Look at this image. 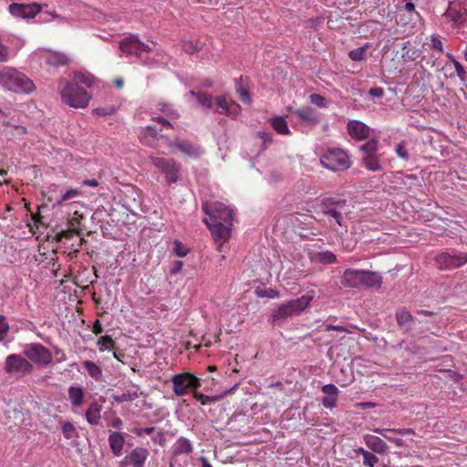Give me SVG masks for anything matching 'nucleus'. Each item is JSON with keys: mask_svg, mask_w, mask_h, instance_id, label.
Returning <instances> with one entry per match:
<instances>
[{"mask_svg": "<svg viewBox=\"0 0 467 467\" xmlns=\"http://www.w3.org/2000/svg\"><path fill=\"white\" fill-rule=\"evenodd\" d=\"M202 210L208 216L203 221L217 244V250L222 253L223 252V244L228 242L231 236L234 211L217 201L203 202Z\"/></svg>", "mask_w": 467, "mask_h": 467, "instance_id": "1", "label": "nucleus"}, {"mask_svg": "<svg viewBox=\"0 0 467 467\" xmlns=\"http://www.w3.org/2000/svg\"><path fill=\"white\" fill-rule=\"evenodd\" d=\"M0 85L13 92L30 93L35 85L25 74L14 67H5L0 70Z\"/></svg>", "mask_w": 467, "mask_h": 467, "instance_id": "2", "label": "nucleus"}, {"mask_svg": "<svg viewBox=\"0 0 467 467\" xmlns=\"http://www.w3.org/2000/svg\"><path fill=\"white\" fill-rule=\"evenodd\" d=\"M320 211L327 218L331 227L345 226L348 208L344 199L328 197L322 200Z\"/></svg>", "mask_w": 467, "mask_h": 467, "instance_id": "3", "label": "nucleus"}, {"mask_svg": "<svg viewBox=\"0 0 467 467\" xmlns=\"http://www.w3.org/2000/svg\"><path fill=\"white\" fill-rule=\"evenodd\" d=\"M59 93L62 101L75 109H85L91 99V95L83 87L68 84L67 79L59 81Z\"/></svg>", "mask_w": 467, "mask_h": 467, "instance_id": "4", "label": "nucleus"}, {"mask_svg": "<svg viewBox=\"0 0 467 467\" xmlns=\"http://www.w3.org/2000/svg\"><path fill=\"white\" fill-rule=\"evenodd\" d=\"M313 296L310 295H304L296 299L290 300L282 304L272 315V323L279 324L288 317L299 315L302 313L311 303Z\"/></svg>", "mask_w": 467, "mask_h": 467, "instance_id": "5", "label": "nucleus"}, {"mask_svg": "<svg viewBox=\"0 0 467 467\" xmlns=\"http://www.w3.org/2000/svg\"><path fill=\"white\" fill-rule=\"evenodd\" d=\"M323 167L333 171H343L350 168L351 160L348 154L339 148H330L320 155Z\"/></svg>", "mask_w": 467, "mask_h": 467, "instance_id": "6", "label": "nucleus"}, {"mask_svg": "<svg viewBox=\"0 0 467 467\" xmlns=\"http://www.w3.org/2000/svg\"><path fill=\"white\" fill-rule=\"evenodd\" d=\"M362 152L361 161L363 165L371 171H379L382 170L380 164L381 155L378 154L379 140L372 138L359 148Z\"/></svg>", "mask_w": 467, "mask_h": 467, "instance_id": "7", "label": "nucleus"}, {"mask_svg": "<svg viewBox=\"0 0 467 467\" xmlns=\"http://www.w3.org/2000/svg\"><path fill=\"white\" fill-rule=\"evenodd\" d=\"M150 163L163 173L168 183H175L179 180L181 166L173 159L150 156Z\"/></svg>", "mask_w": 467, "mask_h": 467, "instance_id": "8", "label": "nucleus"}, {"mask_svg": "<svg viewBox=\"0 0 467 467\" xmlns=\"http://www.w3.org/2000/svg\"><path fill=\"white\" fill-rule=\"evenodd\" d=\"M171 383L173 385V392L177 396H183L187 394L190 389H197L201 387L200 379L190 372L173 375Z\"/></svg>", "mask_w": 467, "mask_h": 467, "instance_id": "9", "label": "nucleus"}, {"mask_svg": "<svg viewBox=\"0 0 467 467\" xmlns=\"http://www.w3.org/2000/svg\"><path fill=\"white\" fill-rule=\"evenodd\" d=\"M24 355L27 359L42 366L49 365L53 361L51 351L40 343L26 345L24 349Z\"/></svg>", "mask_w": 467, "mask_h": 467, "instance_id": "10", "label": "nucleus"}, {"mask_svg": "<svg viewBox=\"0 0 467 467\" xmlns=\"http://www.w3.org/2000/svg\"><path fill=\"white\" fill-rule=\"evenodd\" d=\"M5 370L7 374L26 375L33 370L32 364L20 355L11 354L7 356L5 364Z\"/></svg>", "mask_w": 467, "mask_h": 467, "instance_id": "11", "label": "nucleus"}, {"mask_svg": "<svg viewBox=\"0 0 467 467\" xmlns=\"http://www.w3.org/2000/svg\"><path fill=\"white\" fill-rule=\"evenodd\" d=\"M434 260L441 270H451L466 264L467 254H451L449 253H441L435 256Z\"/></svg>", "mask_w": 467, "mask_h": 467, "instance_id": "12", "label": "nucleus"}, {"mask_svg": "<svg viewBox=\"0 0 467 467\" xmlns=\"http://www.w3.org/2000/svg\"><path fill=\"white\" fill-rule=\"evenodd\" d=\"M41 9L42 6L37 3L27 5L13 3L9 5V12L12 16L26 19L34 18Z\"/></svg>", "mask_w": 467, "mask_h": 467, "instance_id": "13", "label": "nucleus"}, {"mask_svg": "<svg viewBox=\"0 0 467 467\" xmlns=\"http://www.w3.org/2000/svg\"><path fill=\"white\" fill-rule=\"evenodd\" d=\"M39 57L47 65L51 67H63L70 62V58L67 54L54 50H41Z\"/></svg>", "mask_w": 467, "mask_h": 467, "instance_id": "14", "label": "nucleus"}, {"mask_svg": "<svg viewBox=\"0 0 467 467\" xmlns=\"http://www.w3.org/2000/svg\"><path fill=\"white\" fill-rule=\"evenodd\" d=\"M168 146L170 148L175 146L178 150L190 158H197L202 154V149L199 145L186 140H175L174 141L169 140Z\"/></svg>", "mask_w": 467, "mask_h": 467, "instance_id": "15", "label": "nucleus"}, {"mask_svg": "<svg viewBox=\"0 0 467 467\" xmlns=\"http://www.w3.org/2000/svg\"><path fill=\"white\" fill-rule=\"evenodd\" d=\"M348 135L355 140H364L369 137L370 129L360 120L352 119L347 124Z\"/></svg>", "mask_w": 467, "mask_h": 467, "instance_id": "16", "label": "nucleus"}, {"mask_svg": "<svg viewBox=\"0 0 467 467\" xmlns=\"http://www.w3.org/2000/svg\"><path fill=\"white\" fill-rule=\"evenodd\" d=\"M149 452L146 449L137 447L132 450L121 462V465L130 464L132 467H143Z\"/></svg>", "mask_w": 467, "mask_h": 467, "instance_id": "17", "label": "nucleus"}, {"mask_svg": "<svg viewBox=\"0 0 467 467\" xmlns=\"http://www.w3.org/2000/svg\"><path fill=\"white\" fill-rule=\"evenodd\" d=\"M361 272L362 270H356L352 268L346 269L341 277L342 285L348 288H358L362 286Z\"/></svg>", "mask_w": 467, "mask_h": 467, "instance_id": "18", "label": "nucleus"}, {"mask_svg": "<svg viewBox=\"0 0 467 467\" xmlns=\"http://www.w3.org/2000/svg\"><path fill=\"white\" fill-rule=\"evenodd\" d=\"M83 219V215L78 213V212H75L73 217L69 221L70 229L66 231H61L57 235V240L61 241L62 239H69L72 238L74 234L81 235L82 230L78 227L80 224V221Z\"/></svg>", "mask_w": 467, "mask_h": 467, "instance_id": "19", "label": "nucleus"}, {"mask_svg": "<svg viewBox=\"0 0 467 467\" xmlns=\"http://www.w3.org/2000/svg\"><path fill=\"white\" fill-rule=\"evenodd\" d=\"M119 48L128 55H135L140 57V39L137 36L131 35L124 37L119 41Z\"/></svg>", "mask_w": 467, "mask_h": 467, "instance_id": "20", "label": "nucleus"}, {"mask_svg": "<svg viewBox=\"0 0 467 467\" xmlns=\"http://www.w3.org/2000/svg\"><path fill=\"white\" fill-rule=\"evenodd\" d=\"M364 442L366 446L374 453L385 454L388 451L387 443L378 436L371 434L364 435Z\"/></svg>", "mask_w": 467, "mask_h": 467, "instance_id": "21", "label": "nucleus"}, {"mask_svg": "<svg viewBox=\"0 0 467 467\" xmlns=\"http://www.w3.org/2000/svg\"><path fill=\"white\" fill-rule=\"evenodd\" d=\"M421 53L416 43L406 41L402 45L400 57L404 62L408 63L415 61Z\"/></svg>", "mask_w": 467, "mask_h": 467, "instance_id": "22", "label": "nucleus"}, {"mask_svg": "<svg viewBox=\"0 0 467 467\" xmlns=\"http://www.w3.org/2000/svg\"><path fill=\"white\" fill-rule=\"evenodd\" d=\"M322 392L326 395L322 404L327 409H333L337 406L338 389L334 384H327L322 387Z\"/></svg>", "mask_w": 467, "mask_h": 467, "instance_id": "23", "label": "nucleus"}, {"mask_svg": "<svg viewBox=\"0 0 467 467\" xmlns=\"http://www.w3.org/2000/svg\"><path fill=\"white\" fill-rule=\"evenodd\" d=\"M301 120L306 121L312 125L319 122V117L316 109L310 107L297 109L293 111Z\"/></svg>", "mask_w": 467, "mask_h": 467, "instance_id": "24", "label": "nucleus"}, {"mask_svg": "<svg viewBox=\"0 0 467 467\" xmlns=\"http://www.w3.org/2000/svg\"><path fill=\"white\" fill-rule=\"evenodd\" d=\"M94 82L95 78L92 75L83 72H75L72 78L67 80L68 84H76V87H83L84 88L92 87Z\"/></svg>", "mask_w": 467, "mask_h": 467, "instance_id": "25", "label": "nucleus"}, {"mask_svg": "<svg viewBox=\"0 0 467 467\" xmlns=\"http://www.w3.org/2000/svg\"><path fill=\"white\" fill-rule=\"evenodd\" d=\"M192 451L193 446L192 442L184 437H180L172 446L171 454L188 456Z\"/></svg>", "mask_w": 467, "mask_h": 467, "instance_id": "26", "label": "nucleus"}, {"mask_svg": "<svg viewBox=\"0 0 467 467\" xmlns=\"http://www.w3.org/2000/svg\"><path fill=\"white\" fill-rule=\"evenodd\" d=\"M109 443L112 453L115 456H119L123 450L125 438L122 433L114 431L109 437Z\"/></svg>", "mask_w": 467, "mask_h": 467, "instance_id": "27", "label": "nucleus"}, {"mask_svg": "<svg viewBox=\"0 0 467 467\" xmlns=\"http://www.w3.org/2000/svg\"><path fill=\"white\" fill-rule=\"evenodd\" d=\"M238 105L232 100H228L225 97H217L214 99L215 112L220 114H230L233 108H237Z\"/></svg>", "mask_w": 467, "mask_h": 467, "instance_id": "28", "label": "nucleus"}, {"mask_svg": "<svg viewBox=\"0 0 467 467\" xmlns=\"http://www.w3.org/2000/svg\"><path fill=\"white\" fill-rule=\"evenodd\" d=\"M361 276L362 286L379 287L382 284V277L376 272L362 270Z\"/></svg>", "mask_w": 467, "mask_h": 467, "instance_id": "29", "label": "nucleus"}, {"mask_svg": "<svg viewBox=\"0 0 467 467\" xmlns=\"http://www.w3.org/2000/svg\"><path fill=\"white\" fill-rule=\"evenodd\" d=\"M68 400L73 408H79L84 403V390L81 387L70 386L68 388Z\"/></svg>", "mask_w": 467, "mask_h": 467, "instance_id": "30", "label": "nucleus"}, {"mask_svg": "<svg viewBox=\"0 0 467 467\" xmlns=\"http://www.w3.org/2000/svg\"><path fill=\"white\" fill-rule=\"evenodd\" d=\"M101 405L94 401L89 404L86 411V419L91 425H98L100 420Z\"/></svg>", "mask_w": 467, "mask_h": 467, "instance_id": "31", "label": "nucleus"}, {"mask_svg": "<svg viewBox=\"0 0 467 467\" xmlns=\"http://www.w3.org/2000/svg\"><path fill=\"white\" fill-rule=\"evenodd\" d=\"M269 122L273 129L281 135H289L290 130L287 122L283 117L275 116L269 119Z\"/></svg>", "mask_w": 467, "mask_h": 467, "instance_id": "32", "label": "nucleus"}, {"mask_svg": "<svg viewBox=\"0 0 467 467\" xmlns=\"http://www.w3.org/2000/svg\"><path fill=\"white\" fill-rule=\"evenodd\" d=\"M190 95L197 99L202 106L213 109L214 108V99L212 95L204 92L190 91Z\"/></svg>", "mask_w": 467, "mask_h": 467, "instance_id": "33", "label": "nucleus"}, {"mask_svg": "<svg viewBox=\"0 0 467 467\" xmlns=\"http://www.w3.org/2000/svg\"><path fill=\"white\" fill-rule=\"evenodd\" d=\"M83 367L86 368L89 377L95 380H99L102 377L101 368L93 361L86 360L83 363Z\"/></svg>", "mask_w": 467, "mask_h": 467, "instance_id": "34", "label": "nucleus"}, {"mask_svg": "<svg viewBox=\"0 0 467 467\" xmlns=\"http://www.w3.org/2000/svg\"><path fill=\"white\" fill-rule=\"evenodd\" d=\"M392 430L393 429H389V428H374L372 431L375 432V433H378L379 435H381L383 438H385L386 440H388L389 441L392 442L395 446L397 447H403L405 444H404V441L402 439L400 438H389V433H392Z\"/></svg>", "mask_w": 467, "mask_h": 467, "instance_id": "35", "label": "nucleus"}, {"mask_svg": "<svg viewBox=\"0 0 467 467\" xmlns=\"http://www.w3.org/2000/svg\"><path fill=\"white\" fill-rule=\"evenodd\" d=\"M158 137H159V132H158L157 129L150 125L141 128V130H140V133H139V138H140V141H142L144 143H148L149 139H150V138L157 139Z\"/></svg>", "mask_w": 467, "mask_h": 467, "instance_id": "36", "label": "nucleus"}, {"mask_svg": "<svg viewBox=\"0 0 467 467\" xmlns=\"http://www.w3.org/2000/svg\"><path fill=\"white\" fill-rule=\"evenodd\" d=\"M314 260L321 264L330 265L336 263L337 257L332 252L325 251L316 254Z\"/></svg>", "mask_w": 467, "mask_h": 467, "instance_id": "37", "label": "nucleus"}, {"mask_svg": "<svg viewBox=\"0 0 467 467\" xmlns=\"http://www.w3.org/2000/svg\"><path fill=\"white\" fill-rule=\"evenodd\" d=\"M396 319L399 326L405 327L413 321V317L408 310L401 309L397 311Z\"/></svg>", "mask_w": 467, "mask_h": 467, "instance_id": "38", "label": "nucleus"}, {"mask_svg": "<svg viewBox=\"0 0 467 467\" xmlns=\"http://www.w3.org/2000/svg\"><path fill=\"white\" fill-rule=\"evenodd\" d=\"M182 48L188 54H194L202 50V45L199 41L184 40L182 44Z\"/></svg>", "mask_w": 467, "mask_h": 467, "instance_id": "39", "label": "nucleus"}, {"mask_svg": "<svg viewBox=\"0 0 467 467\" xmlns=\"http://www.w3.org/2000/svg\"><path fill=\"white\" fill-rule=\"evenodd\" d=\"M114 340L109 336H102L98 339L97 345L100 352L111 349L114 347Z\"/></svg>", "mask_w": 467, "mask_h": 467, "instance_id": "40", "label": "nucleus"}, {"mask_svg": "<svg viewBox=\"0 0 467 467\" xmlns=\"http://www.w3.org/2000/svg\"><path fill=\"white\" fill-rule=\"evenodd\" d=\"M188 465V458L186 455L171 454L170 467H186Z\"/></svg>", "mask_w": 467, "mask_h": 467, "instance_id": "41", "label": "nucleus"}, {"mask_svg": "<svg viewBox=\"0 0 467 467\" xmlns=\"http://www.w3.org/2000/svg\"><path fill=\"white\" fill-rule=\"evenodd\" d=\"M367 47H361L349 51L348 57L353 61H363L366 57Z\"/></svg>", "mask_w": 467, "mask_h": 467, "instance_id": "42", "label": "nucleus"}, {"mask_svg": "<svg viewBox=\"0 0 467 467\" xmlns=\"http://www.w3.org/2000/svg\"><path fill=\"white\" fill-rule=\"evenodd\" d=\"M138 398V393L136 391H127L122 393L121 395L113 396V400L117 403H122L125 401H133Z\"/></svg>", "mask_w": 467, "mask_h": 467, "instance_id": "43", "label": "nucleus"}, {"mask_svg": "<svg viewBox=\"0 0 467 467\" xmlns=\"http://www.w3.org/2000/svg\"><path fill=\"white\" fill-rule=\"evenodd\" d=\"M430 48L436 50L440 53L443 52V44L441 36L438 35H431L430 36V42L428 43Z\"/></svg>", "mask_w": 467, "mask_h": 467, "instance_id": "44", "label": "nucleus"}, {"mask_svg": "<svg viewBox=\"0 0 467 467\" xmlns=\"http://www.w3.org/2000/svg\"><path fill=\"white\" fill-rule=\"evenodd\" d=\"M193 397L196 400H198L202 405H206L209 402H214L220 400L218 396H207L202 393L194 391Z\"/></svg>", "mask_w": 467, "mask_h": 467, "instance_id": "45", "label": "nucleus"}, {"mask_svg": "<svg viewBox=\"0 0 467 467\" xmlns=\"http://www.w3.org/2000/svg\"><path fill=\"white\" fill-rule=\"evenodd\" d=\"M62 433L67 440L73 439L78 435L75 426L71 422H66L62 426Z\"/></svg>", "mask_w": 467, "mask_h": 467, "instance_id": "46", "label": "nucleus"}, {"mask_svg": "<svg viewBox=\"0 0 467 467\" xmlns=\"http://www.w3.org/2000/svg\"><path fill=\"white\" fill-rule=\"evenodd\" d=\"M309 99L312 104L319 108H326L327 106V99L322 95L311 94Z\"/></svg>", "mask_w": 467, "mask_h": 467, "instance_id": "47", "label": "nucleus"}, {"mask_svg": "<svg viewBox=\"0 0 467 467\" xmlns=\"http://www.w3.org/2000/svg\"><path fill=\"white\" fill-rule=\"evenodd\" d=\"M395 152L402 160L408 161L410 158L409 152L406 149V143L404 141H401L396 145Z\"/></svg>", "mask_w": 467, "mask_h": 467, "instance_id": "48", "label": "nucleus"}, {"mask_svg": "<svg viewBox=\"0 0 467 467\" xmlns=\"http://www.w3.org/2000/svg\"><path fill=\"white\" fill-rule=\"evenodd\" d=\"M363 464L368 467H374L379 462V458L373 453L368 451L364 454Z\"/></svg>", "mask_w": 467, "mask_h": 467, "instance_id": "49", "label": "nucleus"}, {"mask_svg": "<svg viewBox=\"0 0 467 467\" xmlns=\"http://www.w3.org/2000/svg\"><path fill=\"white\" fill-rule=\"evenodd\" d=\"M9 330V325L5 316L0 315V342L3 341Z\"/></svg>", "mask_w": 467, "mask_h": 467, "instance_id": "50", "label": "nucleus"}, {"mask_svg": "<svg viewBox=\"0 0 467 467\" xmlns=\"http://www.w3.org/2000/svg\"><path fill=\"white\" fill-rule=\"evenodd\" d=\"M115 110L116 109L114 107H109V108L99 107V108L94 109L92 112H93V115L101 117V116H107V115L113 114L115 112Z\"/></svg>", "mask_w": 467, "mask_h": 467, "instance_id": "51", "label": "nucleus"}, {"mask_svg": "<svg viewBox=\"0 0 467 467\" xmlns=\"http://www.w3.org/2000/svg\"><path fill=\"white\" fill-rule=\"evenodd\" d=\"M160 109L162 112H164L167 116L173 118V119H178L180 116V114L177 112V110H175L170 105H167V104H162L161 108H160Z\"/></svg>", "mask_w": 467, "mask_h": 467, "instance_id": "52", "label": "nucleus"}, {"mask_svg": "<svg viewBox=\"0 0 467 467\" xmlns=\"http://www.w3.org/2000/svg\"><path fill=\"white\" fill-rule=\"evenodd\" d=\"M150 436H151L152 441L156 444H160L161 446L164 445L166 440H165V437H164V434L162 433V431H157L155 429V433L150 434Z\"/></svg>", "mask_w": 467, "mask_h": 467, "instance_id": "53", "label": "nucleus"}, {"mask_svg": "<svg viewBox=\"0 0 467 467\" xmlns=\"http://www.w3.org/2000/svg\"><path fill=\"white\" fill-rule=\"evenodd\" d=\"M174 253L179 257H183L187 254V249L183 246V244L181 242L175 241L174 242Z\"/></svg>", "mask_w": 467, "mask_h": 467, "instance_id": "54", "label": "nucleus"}, {"mask_svg": "<svg viewBox=\"0 0 467 467\" xmlns=\"http://www.w3.org/2000/svg\"><path fill=\"white\" fill-rule=\"evenodd\" d=\"M237 92L239 94V98L240 99L244 102V103H247L249 104L251 102V98H250V95H249V92L244 89V88L242 87H239L237 88Z\"/></svg>", "mask_w": 467, "mask_h": 467, "instance_id": "55", "label": "nucleus"}, {"mask_svg": "<svg viewBox=\"0 0 467 467\" xmlns=\"http://www.w3.org/2000/svg\"><path fill=\"white\" fill-rule=\"evenodd\" d=\"M453 66L455 67L456 74L460 78V79L465 80L466 71L464 67L462 66V64L459 61H454Z\"/></svg>", "mask_w": 467, "mask_h": 467, "instance_id": "56", "label": "nucleus"}, {"mask_svg": "<svg viewBox=\"0 0 467 467\" xmlns=\"http://www.w3.org/2000/svg\"><path fill=\"white\" fill-rule=\"evenodd\" d=\"M134 433L137 436L150 435L152 433H155V428L148 427V428L135 429Z\"/></svg>", "mask_w": 467, "mask_h": 467, "instance_id": "57", "label": "nucleus"}, {"mask_svg": "<svg viewBox=\"0 0 467 467\" xmlns=\"http://www.w3.org/2000/svg\"><path fill=\"white\" fill-rule=\"evenodd\" d=\"M260 137L263 140V146L265 148L268 147L273 142V136L269 132H262L260 133Z\"/></svg>", "mask_w": 467, "mask_h": 467, "instance_id": "58", "label": "nucleus"}, {"mask_svg": "<svg viewBox=\"0 0 467 467\" xmlns=\"http://www.w3.org/2000/svg\"><path fill=\"white\" fill-rule=\"evenodd\" d=\"M368 94L373 98H382L384 96V89L382 88H372L369 89Z\"/></svg>", "mask_w": 467, "mask_h": 467, "instance_id": "59", "label": "nucleus"}, {"mask_svg": "<svg viewBox=\"0 0 467 467\" xmlns=\"http://www.w3.org/2000/svg\"><path fill=\"white\" fill-rule=\"evenodd\" d=\"M152 120H155L158 123L161 124V126L165 129H173L172 124L162 117L153 118Z\"/></svg>", "mask_w": 467, "mask_h": 467, "instance_id": "60", "label": "nucleus"}, {"mask_svg": "<svg viewBox=\"0 0 467 467\" xmlns=\"http://www.w3.org/2000/svg\"><path fill=\"white\" fill-rule=\"evenodd\" d=\"M183 263L182 261H175L172 267L170 270L171 275H177L182 268Z\"/></svg>", "mask_w": 467, "mask_h": 467, "instance_id": "61", "label": "nucleus"}, {"mask_svg": "<svg viewBox=\"0 0 467 467\" xmlns=\"http://www.w3.org/2000/svg\"><path fill=\"white\" fill-rule=\"evenodd\" d=\"M392 433H399L400 435H410L415 434V431L411 428H403L392 430Z\"/></svg>", "mask_w": 467, "mask_h": 467, "instance_id": "62", "label": "nucleus"}, {"mask_svg": "<svg viewBox=\"0 0 467 467\" xmlns=\"http://www.w3.org/2000/svg\"><path fill=\"white\" fill-rule=\"evenodd\" d=\"M78 192L77 190H73V189L68 190L63 194L62 201H67L71 198H74V197L78 196Z\"/></svg>", "mask_w": 467, "mask_h": 467, "instance_id": "63", "label": "nucleus"}, {"mask_svg": "<svg viewBox=\"0 0 467 467\" xmlns=\"http://www.w3.org/2000/svg\"><path fill=\"white\" fill-rule=\"evenodd\" d=\"M92 332L95 335L101 334L103 332V327L99 320H96L93 324Z\"/></svg>", "mask_w": 467, "mask_h": 467, "instance_id": "64", "label": "nucleus"}]
</instances>
